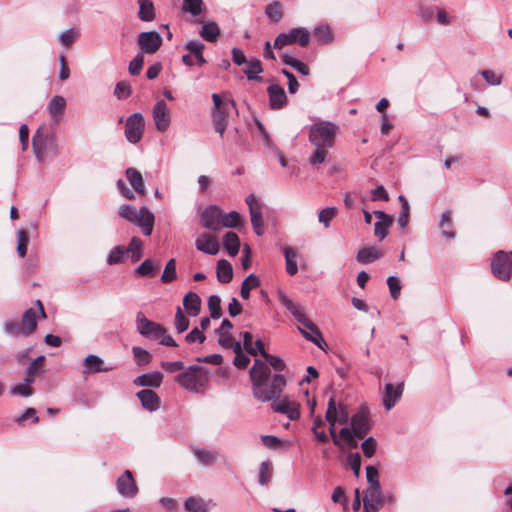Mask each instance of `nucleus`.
<instances>
[{"instance_id":"nucleus-57","label":"nucleus","mask_w":512,"mask_h":512,"mask_svg":"<svg viewBox=\"0 0 512 512\" xmlns=\"http://www.w3.org/2000/svg\"><path fill=\"white\" fill-rule=\"evenodd\" d=\"M208 308L210 316L213 319H218L222 315L221 311V299L217 295H211L208 299Z\"/></svg>"},{"instance_id":"nucleus-45","label":"nucleus","mask_w":512,"mask_h":512,"mask_svg":"<svg viewBox=\"0 0 512 512\" xmlns=\"http://www.w3.org/2000/svg\"><path fill=\"white\" fill-rule=\"evenodd\" d=\"M439 227L442 234L447 238H454L455 233L452 231V218L449 210L445 211L440 219Z\"/></svg>"},{"instance_id":"nucleus-42","label":"nucleus","mask_w":512,"mask_h":512,"mask_svg":"<svg viewBox=\"0 0 512 512\" xmlns=\"http://www.w3.org/2000/svg\"><path fill=\"white\" fill-rule=\"evenodd\" d=\"M260 286V280L259 278L254 275V274H250L248 275L244 281L242 282V285H241V291H240V295L243 299H248L249 296H250V291L252 289H255L257 287Z\"/></svg>"},{"instance_id":"nucleus-58","label":"nucleus","mask_w":512,"mask_h":512,"mask_svg":"<svg viewBox=\"0 0 512 512\" xmlns=\"http://www.w3.org/2000/svg\"><path fill=\"white\" fill-rule=\"evenodd\" d=\"M133 356L135 358L136 363L139 366L146 365L150 363L152 359V355L145 349L135 346L132 348Z\"/></svg>"},{"instance_id":"nucleus-17","label":"nucleus","mask_w":512,"mask_h":512,"mask_svg":"<svg viewBox=\"0 0 512 512\" xmlns=\"http://www.w3.org/2000/svg\"><path fill=\"white\" fill-rule=\"evenodd\" d=\"M277 299L279 303L285 307V309L288 310L299 323L302 324L308 320L304 313V308L300 304L290 299L284 291L279 290L277 292Z\"/></svg>"},{"instance_id":"nucleus-11","label":"nucleus","mask_w":512,"mask_h":512,"mask_svg":"<svg viewBox=\"0 0 512 512\" xmlns=\"http://www.w3.org/2000/svg\"><path fill=\"white\" fill-rule=\"evenodd\" d=\"M384 504L381 486H369L364 492L363 509L364 512H378Z\"/></svg>"},{"instance_id":"nucleus-38","label":"nucleus","mask_w":512,"mask_h":512,"mask_svg":"<svg viewBox=\"0 0 512 512\" xmlns=\"http://www.w3.org/2000/svg\"><path fill=\"white\" fill-rule=\"evenodd\" d=\"M44 360L45 357L43 355H40L29 364L25 371L24 377V380H26L27 383L34 382L35 375L40 373Z\"/></svg>"},{"instance_id":"nucleus-15","label":"nucleus","mask_w":512,"mask_h":512,"mask_svg":"<svg viewBox=\"0 0 512 512\" xmlns=\"http://www.w3.org/2000/svg\"><path fill=\"white\" fill-rule=\"evenodd\" d=\"M271 408L274 412L286 415L292 421L300 417L299 403L290 400L288 397L272 402Z\"/></svg>"},{"instance_id":"nucleus-14","label":"nucleus","mask_w":512,"mask_h":512,"mask_svg":"<svg viewBox=\"0 0 512 512\" xmlns=\"http://www.w3.org/2000/svg\"><path fill=\"white\" fill-rule=\"evenodd\" d=\"M153 121L159 132H165L171 123L170 110L164 100H159L153 107Z\"/></svg>"},{"instance_id":"nucleus-37","label":"nucleus","mask_w":512,"mask_h":512,"mask_svg":"<svg viewBox=\"0 0 512 512\" xmlns=\"http://www.w3.org/2000/svg\"><path fill=\"white\" fill-rule=\"evenodd\" d=\"M160 267L159 261H154L152 259H146L139 265L135 272L140 276L153 277L157 270Z\"/></svg>"},{"instance_id":"nucleus-64","label":"nucleus","mask_w":512,"mask_h":512,"mask_svg":"<svg viewBox=\"0 0 512 512\" xmlns=\"http://www.w3.org/2000/svg\"><path fill=\"white\" fill-rule=\"evenodd\" d=\"M144 64V55L142 53H137L136 56L130 61L129 63V73L131 75H138L140 74L142 67Z\"/></svg>"},{"instance_id":"nucleus-33","label":"nucleus","mask_w":512,"mask_h":512,"mask_svg":"<svg viewBox=\"0 0 512 512\" xmlns=\"http://www.w3.org/2000/svg\"><path fill=\"white\" fill-rule=\"evenodd\" d=\"M217 279L221 283H229L233 278L232 265L225 259L219 260L216 268Z\"/></svg>"},{"instance_id":"nucleus-1","label":"nucleus","mask_w":512,"mask_h":512,"mask_svg":"<svg viewBox=\"0 0 512 512\" xmlns=\"http://www.w3.org/2000/svg\"><path fill=\"white\" fill-rule=\"evenodd\" d=\"M249 374L253 395L261 402L272 401L280 397L286 386V378L282 374L273 375L269 381L270 369L259 359H255Z\"/></svg>"},{"instance_id":"nucleus-23","label":"nucleus","mask_w":512,"mask_h":512,"mask_svg":"<svg viewBox=\"0 0 512 512\" xmlns=\"http://www.w3.org/2000/svg\"><path fill=\"white\" fill-rule=\"evenodd\" d=\"M403 393V383L394 386L391 383L385 385V392L382 397V403L387 410L392 409Z\"/></svg>"},{"instance_id":"nucleus-46","label":"nucleus","mask_w":512,"mask_h":512,"mask_svg":"<svg viewBox=\"0 0 512 512\" xmlns=\"http://www.w3.org/2000/svg\"><path fill=\"white\" fill-rule=\"evenodd\" d=\"M142 247H143V243H142L141 239H139L138 237H132L128 247L125 249H126V253L127 252L131 253V259L133 262H137L141 259Z\"/></svg>"},{"instance_id":"nucleus-22","label":"nucleus","mask_w":512,"mask_h":512,"mask_svg":"<svg viewBox=\"0 0 512 512\" xmlns=\"http://www.w3.org/2000/svg\"><path fill=\"white\" fill-rule=\"evenodd\" d=\"M196 248L206 254L216 255L219 251V243L215 236L202 234L195 241Z\"/></svg>"},{"instance_id":"nucleus-59","label":"nucleus","mask_w":512,"mask_h":512,"mask_svg":"<svg viewBox=\"0 0 512 512\" xmlns=\"http://www.w3.org/2000/svg\"><path fill=\"white\" fill-rule=\"evenodd\" d=\"M314 34H315L316 38L318 39V41H320L323 44H328L333 39L331 29L328 25L318 26L315 29Z\"/></svg>"},{"instance_id":"nucleus-29","label":"nucleus","mask_w":512,"mask_h":512,"mask_svg":"<svg viewBox=\"0 0 512 512\" xmlns=\"http://www.w3.org/2000/svg\"><path fill=\"white\" fill-rule=\"evenodd\" d=\"M84 367L86 373H98L107 372L113 369V367L104 366L103 360L97 355H88L84 359Z\"/></svg>"},{"instance_id":"nucleus-8","label":"nucleus","mask_w":512,"mask_h":512,"mask_svg":"<svg viewBox=\"0 0 512 512\" xmlns=\"http://www.w3.org/2000/svg\"><path fill=\"white\" fill-rule=\"evenodd\" d=\"M136 327L142 336L154 340L159 339L166 332L160 324L147 319L143 312H138L136 315Z\"/></svg>"},{"instance_id":"nucleus-20","label":"nucleus","mask_w":512,"mask_h":512,"mask_svg":"<svg viewBox=\"0 0 512 512\" xmlns=\"http://www.w3.org/2000/svg\"><path fill=\"white\" fill-rule=\"evenodd\" d=\"M351 431L356 437L362 439L370 430L368 413L365 410H361L354 414L351 418Z\"/></svg>"},{"instance_id":"nucleus-62","label":"nucleus","mask_w":512,"mask_h":512,"mask_svg":"<svg viewBox=\"0 0 512 512\" xmlns=\"http://www.w3.org/2000/svg\"><path fill=\"white\" fill-rule=\"evenodd\" d=\"M393 223V219L378 220L374 224V234L383 240L387 235V229Z\"/></svg>"},{"instance_id":"nucleus-30","label":"nucleus","mask_w":512,"mask_h":512,"mask_svg":"<svg viewBox=\"0 0 512 512\" xmlns=\"http://www.w3.org/2000/svg\"><path fill=\"white\" fill-rule=\"evenodd\" d=\"M183 306L189 316L195 317L200 312L201 299L196 293L189 292L183 298Z\"/></svg>"},{"instance_id":"nucleus-16","label":"nucleus","mask_w":512,"mask_h":512,"mask_svg":"<svg viewBox=\"0 0 512 512\" xmlns=\"http://www.w3.org/2000/svg\"><path fill=\"white\" fill-rule=\"evenodd\" d=\"M118 493L125 498H133L138 493V487L131 471L126 470L116 481Z\"/></svg>"},{"instance_id":"nucleus-28","label":"nucleus","mask_w":512,"mask_h":512,"mask_svg":"<svg viewBox=\"0 0 512 512\" xmlns=\"http://www.w3.org/2000/svg\"><path fill=\"white\" fill-rule=\"evenodd\" d=\"M163 381V374L159 371H154L142 374L136 377L133 381L134 385L139 387H153L158 388Z\"/></svg>"},{"instance_id":"nucleus-55","label":"nucleus","mask_w":512,"mask_h":512,"mask_svg":"<svg viewBox=\"0 0 512 512\" xmlns=\"http://www.w3.org/2000/svg\"><path fill=\"white\" fill-rule=\"evenodd\" d=\"M29 239L27 232L24 229H20L17 231V253L21 258H24L26 256L27 252V245H28Z\"/></svg>"},{"instance_id":"nucleus-12","label":"nucleus","mask_w":512,"mask_h":512,"mask_svg":"<svg viewBox=\"0 0 512 512\" xmlns=\"http://www.w3.org/2000/svg\"><path fill=\"white\" fill-rule=\"evenodd\" d=\"M245 201L249 207L253 230L258 236H260L264 233L261 204L253 194H249Z\"/></svg>"},{"instance_id":"nucleus-9","label":"nucleus","mask_w":512,"mask_h":512,"mask_svg":"<svg viewBox=\"0 0 512 512\" xmlns=\"http://www.w3.org/2000/svg\"><path fill=\"white\" fill-rule=\"evenodd\" d=\"M145 121L140 113L130 115L125 124V137L130 143H138L144 132Z\"/></svg>"},{"instance_id":"nucleus-44","label":"nucleus","mask_w":512,"mask_h":512,"mask_svg":"<svg viewBox=\"0 0 512 512\" xmlns=\"http://www.w3.org/2000/svg\"><path fill=\"white\" fill-rule=\"evenodd\" d=\"M193 453L198 459V461L206 466L214 464L217 460V454L213 451L195 448L193 449Z\"/></svg>"},{"instance_id":"nucleus-10","label":"nucleus","mask_w":512,"mask_h":512,"mask_svg":"<svg viewBox=\"0 0 512 512\" xmlns=\"http://www.w3.org/2000/svg\"><path fill=\"white\" fill-rule=\"evenodd\" d=\"M162 37L157 31L141 32L137 37V44L140 52L144 55L156 53L162 45Z\"/></svg>"},{"instance_id":"nucleus-63","label":"nucleus","mask_w":512,"mask_h":512,"mask_svg":"<svg viewBox=\"0 0 512 512\" xmlns=\"http://www.w3.org/2000/svg\"><path fill=\"white\" fill-rule=\"evenodd\" d=\"M336 214L337 209L335 207H327L319 212L318 220L327 228Z\"/></svg>"},{"instance_id":"nucleus-31","label":"nucleus","mask_w":512,"mask_h":512,"mask_svg":"<svg viewBox=\"0 0 512 512\" xmlns=\"http://www.w3.org/2000/svg\"><path fill=\"white\" fill-rule=\"evenodd\" d=\"M66 100L62 96H54L48 103V112L55 122H58L64 113Z\"/></svg>"},{"instance_id":"nucleus-48","label":"nucleus","mask_w":512,"mask_h":512,"mask_svg":"<svg viewBox=\"0 0 512 512\" xmlns=\"http://www.w3.org/2000/svg\"><path fill=\"white\" fill-rule=\"evenodd\" d=\"M213 123L216 132H218L222 136L225 132L228 123L227 116L224 110H214Z\"/></svg>"},{"instance_id":"nucleus-52","label":"nucleus","mask_w":512,"mask_h":512,"mask_svg":"<svg viewBox=\"0 0 512 512\" xmlns=\"http://www.w3.org/2000/svg\"><path fill=\"white\" fill-rule=\"evenodd\" d=\"M4 330L12 336H29V334L25 332L21 321H7L4 324Z\"/></svg>"},{"instance_id":"nucleus-43","label":"nucleus","mask_w":512,"mask_h":512,"mask_svg":"<svg viewBox=\"0 0 512 512\" xmlns=\"http://www.w3.org/2000/svg\"><path fill=\"white\" fill-rule=\"evenodd\" d=\"M284 256L287 273L291 276L295 275L298 272L296 251L293 248L287 247L284 250Z\"/></svg>"},{"instance_id":"nucleus-13","label":"nucleus","mask_w":512,"mask_h":512,"mask_svg":"<svg viewBox=\"0 0 512 512\" xmlns=\"http://www.w3.org/2000/svg\"><path fill=\"white\" fill-rule=\"evenodd\" d=\"M222 209L217 205L206 207L200 217L203 227L209 230L218 231L221 228Z\"/></svg>"},{"instance_id":"nucleus-61","label":"nucleus","mask_w":512,"mask_h":512,"mask_svg":"<svg viewBox=\"0 0 512 512\" xmlns=\"http://www.w3.org/2000/svg\"><path fill=\"white\" fill-rule=\"evenodd\" d=\"M32 383H27L26 380H24V383L13 385L10 388V393L14 396L20 395L23 397H29L33 394V390L30 387Z\"/></svg>"},{"instance_id":"nucleus-21","label":"nucleus","mask_w":512,"mask_h":512,"mask_svg":"<svg viewBox=\"0 0 512 512\" xmlns=\"http://www.w3.org/2000/svg\"><path fill=\"white\" fill-rule=\"evenodd\" d=\"M269 96V105L271 109L278 110L283 108L287 103V96L284 89L278 84H271L267 88Z\"/></svg>"},{"instance_id":"nucleus-60","label":"nucleus","mask_w":512,"mask_h":512,"mask_svg":"<svg viewBox=\"0 0 512 512\" xmlns=\"http://www.w3.org/2000/svg\"><path fill=\"white\" fill-rule=\"evenodd\" d=\"M340 438H341V443L345 442L349 448L354 449V448L358 447V442H357L358 437H356V435H354V433H352L350 428H348V427L342 428L340 430Z\"/></svg>"},{"instance_id":"nucleus-2","label":"nucleus","mask_w":512,"mask_h":512,"mask_svg":"<svg viewBox=\"0 0 512 512\" xmlns=\"http://www.w3.org/2000/svg\"><path fill=\"white\" fill-rule=\"evenodd\" d=\"M119 215L140 227L146 236H150L153 231L155 217L154 214L145 206L137 210L134 206L123 205L119 209Z\"/></svg>"},{"instance_id":"nucleus-35","label":"nucleus","mask_w":512,"mask_h":512,"mask_svg":"<svg viewBox=\"0 0 512 512\" xmlns=\"http://www.w3.org/2000/svg\"><path fill=\"white\" fill-rule=\"evenodd\" d=\"M382 257V252L375 247H365L358 251L356 259L360 263H370Z\"/></svg>"},{"instance_id":"nucleus-27","label":"nucleus","mask_w":512,"mask_h":512,"mask_svg":"<svg viewBox=\"0 0 512 512\" xmlns=\"http://www.w3.org/2000/svg\"><path fill=\"white\" fill-rule=\"evenodd\" d=\"M196 23L202 24L199 35L208 42H216L220 36L221 30L215 21L205 22L202 18L196 19Z\"/></svg>"},{"instance_id":"nucleus-3","label":"nucleus","mask_w":512,"mask_h":512,"mask_svg":"<svg viewBox=\"0 0 512 512\" xmlns=\"http://www.w3.org/2000/svg\"><path fill=\"white\" fill-rule=\"evenodd\" d=\"M339 127L330 121H319L309 129V141L314 146L332 148L335 143Z\"/></svg>"},{"instance_id":"nucleus-5","label":"nucleus","mask_w":512,"mask_h":512,"mask_svg":"<svg viewBox=\"0 0 512 512\" xmlns=\"http://www.w3.org/2000/svg\"><path fill=\"white\" fill-rule=\"evenodd\" d=\"M310 41V33L304 27L292 28L286 33H280L274 40L273 47L282 49L284 46L298 44L306 47Z\"/></svg>"},{"instance_id":"nucleus-49","label":"nucleus","mask_w":512,"mask_h":512,"mask_svg":"<svg viewBox=\"0 0 512 512\" xmlns=\"http://www.w3.org/2000/svg\"><path fill=\"white\" fill-rule=\"evenodd\" d=\"M328 149H330V147L315 146V149L309 157V163L311 165H318L325 162L327 156L329 155Z\"/></svg>"},{"instance_id":"nucleus-19","label":"nucleus","mask_w":512,"mask_h":512,"mask_svg":"<svg viewBox=\"0 0 512 512\" xmlns=\"http://www.w3.org/2000/svg\"><path fill=\"white\" fill-rule=\"evenodd\" d=\"M277 299L279 303L285 307V309L288 310L299 323L302 324L308 320L304 313V308L300 304L290 299L284 291L279 290L277 292Z\"/></svg>"},{"instance_id":"nucleus-18","label":"nucleus","mask_w":512,"mask_h":512,"mask_svg":"<svg viewBox=\"0 0 512 512\" xmlns=\"http://www.w3.org/2000/svg\"><path fill=\"white\" fill-rule=\"evenodd\" d=\"M277 299L279 303L285 307V309L288 310L299 323L302 324L308 320L304 313V308L300 304L290 299L284 291L279 290L277 292Z\"/></svg>"},{"instance_id":"nucleus-50","label":"nucleus","mask_w":512,"mask_h":512,"mask_svg":"<svg viewBox=\"0 0 512 512\" xmlns=\"http://www.w3.org/2000/svg\"><path fill=\"white\" fill-rule=\"evenodd\" d=\"M266 16L274 22H279L283 17L282 5L274 1L270 3L265 9Z\"/></svg>"},{"instance_id":"nucleus-39","label":"nucleus","mask_w":512,"mask_h":512,"mask_svg":"<svg viewBox=\"0 0 512 512\" xmlns=\"http://www.w3.org/2000/svg\"><path fill=\"white\" fill-rule=\"evenodd\" d=\"M284 64L291 66L295 70H297L300 74L307 76L309 75L310 69L307 64L304 62L296 59L292 55L289 54H283L281 57Z\"/></svg>"},{"instance_id":"nucleus-40","label":"nucleus","mask_w":512,"mask_h":512,"mask_svg":"<svg viewBox=\"0 0 512 512\" xmlns=\"http://www.w3.org/2000/svg\"><path fill=\"white\" fill-rule=\"evenodd\" d=\"M263 71L262 64L260 60L253 59L246 63V68L243 70L244 74L249 80H261L262 78L258 76Z\"/></svg>"},{"instance_id":"nucleus-4","label":"nucleus","mask_w":512,"mask_h":512,"mask_svg":"<svg viewBox=\"0 0 512 512\" xmlns=\"http://www.w3.org/2000/svg\"><path fill=\"white\" fill-rule=\"evenodd\" d=\"M175 381L183 388L198 392L208 383L207 371L200 366H190L175 377Z\"/></svg>"},{"instance_id":"nucleus-26","label":"nucleus","mask_w":512,"mask_h":512,"mask_svg":"<svg viewBox=\"0 0 512 512\" xmlns=\"http://www.w3.org/2000/svg\"><path fill=\"white\" fill-rule=\"evenodd\" d=\"M336 412H337L336 411V403H335L334 398L331 397L328 402V407H327V411L325 414V418L330 425L329 433L332 437L333 443L336 446L341 447L340 433L337 434L336 428H335V425L337 423Z\"/></svg>"},{"instance_id":"nucleus-7","label":"nucleus","mask_w":512,"mask_h":512,"mask_svg":"<svg viewBox=\"0 0 512 512\" xmlns=\"http://www.w3.org/2000/svg\"><path fill=\"white\" fill-rule=\"evenodd\" d=\"M491 271L500 280H510L512 276V251H497L491 260Z\"/></svg>"},{"instance_id":"nucleus-56","label":"nucleus","mask_w":512,"mask_h":512,"mask_svg":"<svg viewBox=\"0 0 512 512\" xmlns=\"http://www.w3.org/2000/svg\"><path fill=\"white\" fill-rule=\"evenodd\" d=\"M185 508L191 512H207V506L201 498H187L185 501Z\"/></svg>"},{"instance_id":"nucleus-24","label":"nucleus","mask_w":512,"mask_h":512,"mask_svg":"<svg viewBox=\"0 0 512 512\" xmlns=\"http://www.w3.org/2000/svg\"><path fill=\"white\" fill-rule=\"evenodd\" d=\"M302 325L307 328L309 331H306L302 328H299L301 334L303 337L318 346L319 348L323 349V345H326L324 338L319 330V328L311 321L306 320L302 323Z\"/></svg>"},{"instance_id":"nucleus-53","label":"nucleus","mask_w":512,"mask_h":512,"mask_svg":"<svg viewBox=\"0 0 512 512\" xmlns=\"http://www.w3.org/2000/svg\"><path fill=\"white\" fill-rule=\"evenodd\" d=\"M241 223V216L238 212L232 211L227 214L222 213L221 227L235 228Z\"/></svg>"},{"instance_id":"nucleus-34","label":"nucleus","mask_w":512,"mask_h":512,"mask_svg":"<svg viewBox=\"0 0 512 512\" xmlns=\"http://www.w3.org/2000/svg\"><path fill=\"white\" fill-rule=\"evenodd\" d=\"M20 321L25 332L31 335L37 328V311L33 308L25 310Z\"/></svg>"},{"instance_id":"nucleus-54","label":"nucleus","mask_w":512,"mask_h":512,"mask_svg":"<svg viewBox=\"0 0 512 512\" xmlns=\"http://www.w3.org/2000/svg\"><path fill=\"white\" fill-rule=\"evenodd\" d=\"M189 319L184 315L182 309L178 306L176 309L174 325L178 333H183L189 327Z\"/></svg>"},{"instance_id":"nucleus-36","label":"nucleus","mask_w":512,"mask_h":512,"mask_svg":"<svg viewBox=\"0 0 512 512\" xmlns=\"http://www.w3.org/2000/svg\"><path fill=\"white\" fill-rule=\"evenodd\" d=\"M223 245L230 256H236L240 248L238 235L234 232H227L223 237Z\"/></svg>"},{"instance_id":"nucleus-41","label":"nucleus","mask_w":512,"mask_h":512,"mask_svg":"<svg viewBox=\"0 0 512 512\" xmlns=\"http://www.w3.org/2000/svg\"><path fill=\"white\" fill-rule=\"evenodd\" d=\"M139 4V18L142 21H152L155 18L154 6L150 0H138Z\"/></svg>"},{"instance_id":"nucleus-32","label":"nucleus","mask_w":512,"mask_h":512,"mask_svg":"<svg viewBox=\"0 0 512 512\" xmlns=\"http://www.w3.org/2000/svg\"><path fill=\"white\" fill-rule=\"evenodd\" d=\"M125 174H126L127 180L129 181V183L133 187V189L137 193L144 196L146 194V189L144 186V181H143V177H142L141 173L135 168H128L126 170Z\"/></svg>"},{"instance_id":"nucleus-25","label":"nucleus","mask_w":512,"mask_h":512,"mask_svg":"<svg viewBox=\"0 0 512 512\" xmlns=\"http://www.w3.org/2000/svg\"><path fill=\"white\" fill-rule=\"evenodd\" d=\"M136 396L141 402L144 409L153 412L160 408V397L151 389H144L137 392Z\"/></svg>"},{"instance_id":"nucleus-47","label":"nucleus","mask_w":512,"mask_h":512,"mask_svg":"<svg viewBox=\"0 0 512 512\" xmlns=\"http://www.w3.org/2000/svg\"><path fill=\"white\" fill-rule=\"evenodd\" d=\"M182 10L193 16H199L204 10L202 0H183Z\"/></svg>"},{"instance_id":"nucleus-51","label":"nucleus","mask_w":512,"mask_h":512,"mask_svg":"<svg viewBox=\"0 0 512 512\" xmlns=\"http://www.w3.org/2000/svg\"><path fill=\"white\" fill-rule=\"evenodd\" d=\"M176 278H177L176 261L174 258H172L167 262V264L164 268V271L161 275V281L163 283H170V282L174 281Z\"/></svg>"},{"instance_id":"nucleus-6","label":"nucleus","mask_w":512,"mask_h":512,"mask_svg":"<svg viewBox=\"0 0 512 512\" xmlns=\"http://www.w3.org/2000/svg\"><path fill=\"white\" fill-rule=\"evenodd\" d=\"M32 147L35 157L40 162L45 161L50 151H53L54 154L56 153L54 149V139L46 133L45 125H41L33 135Z\"/></svg>"}]
</instances>
